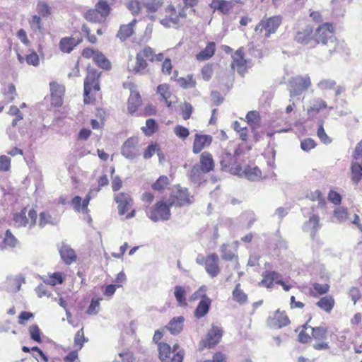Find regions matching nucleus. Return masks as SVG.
I'll list each match as a JSON object with an SVG mask.
<instances>
[{
    "instance_id": "obj_55",
    "label": "nucleus",
    "mask_w": 362,
    "mask_h": 362,
    "mask_svg": "<svg viewBox=\"0 0 362 362\" xmlns=\"http://www.w3.org/2000/svg\"><path fill=\"white\" fill-rule=\"evenodd\" d=\"M180 85L184 88H194L196 82L192 76H187L186 78H180L178 79Z\"/></svg>"
},
{
    "instance_id": "obj_36",
    "label": "nucleus",
    "mask_w": 362,
    "mask_h": 362,
    "mask_svg": "<svg viewBox=\"0 0 362 362\" xmlns=\"http://www.w3.org/2000/svg\"><path fill=\"white\" fill-rule=\"evenodd\" d=\"M274 322L271 324L272 326L276 328H281L289 324V319L284 313H281L277 310L273 318Z\"/></svg>"
},
{
    "instance_id": "obj_29",
    "label": "nucleus",
    "mask_w": 362,
    "mask_h": 362,
    "mask_svg": "<svg viewBox=\"0 0 362 362\" xmlns=\"http://www.w3.org/2000/svg\"><path fill=\"white\" fill-rule=\"evenodd\" d=\"M327 107V103L320 98H313L309 101V107L307 112L309 115H315L321 110Z\"/></svg>"
},
{
    "instance_id": "obj_31",
    "label": "nucleus",
    "mask_w": 362,
    "mask_h": 362,
    "mask_svg": "<svg viewBox=\"0 0 362 362\" xmlns=\"http://www.w3.org/2000/svg\"><path fill=\"white\" fill-rule=\"evenodd\" d=\"M303 328L305 329H310L311 330L312 337L315 340L324 341L327 339V329L324 327H312L310 326H308V324L306 323L303 326Z\"/></svg>"
},
{
    "instance_id": "obj_47",
    "label": "nucleus",
    "mask_w": 362,
    "mask_h": 362,
    "mask_svg": "<svg viewBox=\"0 0 362 362\" xmlns=\"http://www.w3.org/2000/svg\"><path fill=\"white\" fill-rule=\"evenodd\" d=\"M127 8L132 14H138L143 10L142 0H129Z\"/></svg>"
},
{
    "instance_id": "obj_56",
    "label": "nucleus",
    "mask_w": 362,
    "mask_h": 362,
    "mask_svg": "<svg viewBox=\"0 0 362 362\" xmlns=\"http://www.w3.org/2000/svg\"><path fill=\"white\" fill-rule=\"evenodd\" d=\"M157 153L158 157L160 158L161 154L158 152L157 144H150L144 151V158L145 159L151 158L154 153Z\"/></svg>"
},
{
    "instance_id": "obj_6",
    "label": "nucleus",
    "mask_w": 362,
    "mask_h": 362,
    "mask_svg": "<svg viewBox=\"0 0 362 362\" xmlns=\"http://www.w3.org/2000/svg\"><path fill=\"white\" fill-rule=\"evenodd\" d=\"M178 345H174L173 351L169 344L166 343H160L158 345L159 358L162 362H182L183 355L180 352L173 354L177 350Z\"/></svg>"
},
{
    "instance_id": "obj_45",
    "label": "nucleus",
    "mask_w": 362,
    "mask_h": 362,
    "mask_svg": "<svg viewBox=\"0 0 362 362\" xmlns=\"http://www.w3.org/2000/svg\"><path fill=\"white\" fill-rule=\"evenodd\" d=\"M88 339H86L84 337L83 329L81 328L79 329L74 336V347L76 350H81L83 344L86 342Z\"/></svg>"
},
{
    "instance_id": "obj_49",
    "label": "nucleus",
    "mask_w": 362,
    "mask_h": 362,
    "mask_svg": "<svg viewBox=\"0 0 362 362\" xmlns=\"http://www.w3.org/2000/svg\"><path fill=\"white\" fill-rule=\"evenodd\" d=\"M95 9L106 19L110 14V7L104 0H100L95 5Z\"/></svg>"
},
{
    "instance_id": "obj_27",
    "label": "nucleus",
    "mask_w": 362,
    "mask_h": 362,
    "mask_svg": "<svg viewBox=\"0 0 362 362\" xmlns=\"http://www.w3.org/2000/svg\"><path fill=\"white\" fill-rule=\"evenodd\" d=\"M136 23V20L134 19L127 25H122L117 33V37H118L121 41L126 40L133 34V27Z\"/></svg>"
},
{
    "instance_id": "obj_14",
    "label": "nucleus",
    "mask_w": 362,
    "mask_h": 362,
    "mask_svg": "<svg viewBox=\"0 0 362 362\" xmlns=\"http://www.w3.org/2000/svg\"><path fill=\"white\" fill-rule=\"evenodd\" d=\"M115 200L118 204L119 215H124L129 210L132 204V199L129 194L126 193H118L115 196Z\"/></svg>"
},
{
    "instance_id": "obj_61",
    "label": "nucleus",
    "mask_w": 362,
    "mask_h": 362,
    "mask_svg": "<svg viewBox=\"0 0 362 362\" xmlns=\"http://www.w3.org/2000/svg\"><path fill=\"white\" fill-rule=\"evenodd\" d=\"M11 168V158L5 155L0 156V171L6 172Z\"/></svg>"
},
{
    "instance_id": "obj_46",
    "label": "nucleus",
    "mask_w": 362,
    "mask_h": 362,
    "mask_svg": "<svg viewBox=\"0 0 362 362\" xmlns=\"http://www.w3.org/2000/svg\"><path fill=\"white\" fill-rule=\"evenodd\" d=\"M233 299L240 304L247 301V295L240 289V284H238L233 291Z\"/></svg>"
},
{
    "instance_id": "obj_35",
    "label": "nucleus",
    "mask_w": 362,
    "mask_h": 362,
    "mask_svg": "<svg viewBox=\"0 0 362 362\" xmlns=\"http://www.w3.org/2000/svg\"><path fill=\"white\" fill-rule=\"evenodd\" d=\"M216 44L214 42L208 43L204 49L196 55L198 61H205L211 58L215 52Z\"/></svg>"
},
{
    "instance_id": "obj_64",
    "label": "nucleus",
    "mask_w": 362,
    "mask_h": 362,
    "mask_svg": "<svg viewBox=\"0 0 362 362\" xmlns=\"http://www.w3.org/2000/svg\"><path fill=\"white\" fill-rule=\"evenodd\" d=\"M353 157L362 165V140L356 145Z\"/></svg>"
},
{
    "instance_id": "obj_23",
    "label": "nucleus",
    "mask_w": 362,
    "mask_h": 362,
    "mask_svg": "<svg viewBox=\"0 0 362 362\" xmlns=\"http://www.w3.org/2000/svg\"><path fill=\"white\" fill-rule=\"evenodd\" d=\"M209 6L215 11H218L223 14H227L233 8L234 4L232 1L225 0H212Z\"/></svg>"
},
{
    "instance_id": "obj_39",
    "label": "nucleus",
    "mask_w": 362,
    "mask_h": 362,
    "mask_svg": "<svg viewBox=\"0 0 362 362\" xmlns=\"http://www.w3.org/2000/svg\"><path fill=\"white\" fill-rule=\"evenodd\" d=\"M317 305L322 310L329 313L334 305V300L332 296H327L320 298L317 303Z\"/></svg>"
},
{
    "instance_id": "obj_11",
    "label": "nucleus",
    "mask_w": 362,
    "mask_h": 362,
    "mask_svg": "<svg viewBox=\"0 0 362 362\" xmlns=\"http://www.w3.org/2000/svg\"><path fill=\"white\" fill-rule=\"evenodd\" d=\"M223 335L222 329L217 326H213L208 332L206 339L203 341L205 347L211 348L217 344Z\"/></svg>"
},
{
    "instance_id": "obj_33",
    "label": "nucleus",
    "mask_w": 362,
    "mask_h": 362,
    "mask_svg": "<svg viewBox=\"0 0 362 362\" xmlns=\"http://www.w3.org/2000/svg\"><path fill=\"white\" fill-rule=\"evenodd\" d=\"M147 67V62L141 57L140 54H137L136 57V64L134 66H128V69L129 71L133 72L134 74H144L146 68Z\"/></svg>"
},
{
    "instance_id": "obj_19",
    "label": "nucleus",
    "mask_w": 362,
    "mask_h": 362,
    "mask_svg": "<svg viewBox=\"0 0 362 362\" xmlns=\"http://www.w3.org/2000/svg\"><path fill=\"white\" fill-rule=\"evenodd\" d=\"M59 254L66 264H71L76 259L75 251L68 245L62 244L59 247Z\"/></svg>"
},
{
    "instance_id": "obj_10",
    "label": "nucleus",
    "mask_w": 362,
    "mask_h": 362,
    "mask_svg": "<svg viewBox=\"0 0 362 362\" xmlns=\"http://www.w3.org/2000/svg\"><path fill=\"white\" fill-rule=\"evenodd\" d=\"M166 12L169 13V16L160 20V23L166 28L177 25L179 23L180 17L185 18L187 15L184 8L179 11V15H177L176 10L172 5L168 6L166 8Z\"/></svg>"
},
{
    "instance_id": "obj_42",
    "label": "nucleus",
    "mask_w": 362,
    "mask_h": 362,
    "mask_svg": "<svg viewBox=\"0 0 362 362\" xmlns=\"http://www.w3.org/2000/svg\"><path fill=\"white\" fill-rule=\"evenodd\" d=\"M161 5V0H142L143 9L146 8L148 13L156 12Z\"/></svg>"
},
{
    "instance_id": "obj_1",
    "label": "nucleus",
    "mask_w": 362,
    "mask_h": 362,
    "mask_svg": "<svg viewBox=\"0 0 362 362\" xmlns=\"http://www.w3.org/2000/svg\"><path fill=\"white\" fill-rule=\"evenodd\" d=\"M314 40L317 43L326 45L329 52L337 50L338 43L333 33V27L328 23L320 25L313 34Z\"/></svg>"
},
{
    "instance_id": "obj_3",
    "label": "nucleus",
    "mask_w": 362,
    "mask_h": 362,
    "mask_svg": "<svg viewBox=\"0 0 362 362\" xmlns=\"http://www.w3.org/2000/svg\"><path fill=\"white\" fill-rule=\"evenodd\" d=\"M169 202L170 205L184 206L192 204L194 199L187 188L178 185L173 189Z\"/></svg>"
},
{
    "instance_id": "obj_17",
    "label": "nucleus",
    "mask_w": 362,
    "mask_h": 362,
    "mask_svg": "<svg viewBox=\"0 0 362 362\" xmlns=\"http://www.w3.org/2000/svg\"><path fill=\"white\" fill-rule=\"evenodd\" d=\"M93 192V189H91L86 196L85 199L83 200L81 204V197L79 196H76L71 201V204L76 211L80 212L81 211L83 214H86L88 211V206L90 200L91 199V194Z\"/></svg>"
},
{
    "instance_id": "obj_59",
    "label": "nucleus",
    "mask_w": 362,
    "mask_h": 362,
    "mask_svg": "<svg viewBox=\"0 0 362 362\" xmlns=\"http://www.w3.org/2000/svg\"><path fill=\"white\" fill-rule=\"evenodd\" d=\"M310 198L313 201H317V207L323 208L326 204L325 199L322 197V194L320 190H315L311 193Z\"/></svg>"
},
{
    "instance_id": "obj_9",
    "label": "nucleus",
    "mask_w": 362,
    "mask_h": 362,
    "mask_svg": "<svg viewBox=\"0 0 362 362\" xmlns=\"http://www.w3.org/2000/svg\"><path fill=\"white\" fill-rule=\"evenodd\" d=\"M138 139L134 137L129 138L122 145V155L129 160H134L140 155Z\"/></svg>"
},
{
    "instance_id": "obj_12",
    "label": "nucleus",
    "mask_w": 362,
    "mask_h": 362,
    "mask_svg": "<svg viewBox=\"0 0 362 362\" xmlns=\"http://www.w3.org/2000/svg\"><path fill=\"white\" fill-rule=\"evenodd\" d=\"M204 265L206 272L211 277H216L220 273L218 257L217 255L211 254L208 255L206 257Z\"/></svg>"
},
{
    "instance_id": "obj_24",
    "label": "nucleus",
    "mask_w": 362,
    "mask_h": 362,
    "mask_svg": "<svg viewBox=\"0 0 362 362\" xmlns=\"http://www.w3.org/2000/svg\"><path fill=\"white\" fill-rule=\"evenodd\" d=\"M99 75L96 73V71H92L88 70L87 76L84 80V103H87L86 97L89 95L91 88L90 85L98 81Z\"/></svg>"
},
{
    "instance_id": "obj_32",
    "label": "nucleus",
    "mask_w": 362,
    "mask_h": 362,
    "mask_svg": "<svg viewBox=\"0 0 362 362\" xmlns=\"http://www.w3.org/2000/svg\"><path fill=\"white\" fill-rule=\"evenodd\" d=\"M59 221V218L57 216H52L48 212L43 211L40 214L38 224L40 228H44L47 225H57Z\"/></svg>"
},
{
    "instance_id": "obj_60",
    "label": "nucleus",
    "mask_w": 362,
    "mask_h": 362,
    "mask_svg": "<svg viewBox=\"0 0 362 362\" xmlns=\"http://www.w3.org/2000/svg\"><path fill=\"white\" fill-rule=\"evenodd\" d=\"M317 134L318 138L324 144H329L331 142V139H329V137L327 135V134L325 132L322 122H320L318 125V129L317 132Z\"/></svg>"
},
{
    "instance_id": "obj_51",
    "label": "nucleus",
    "mask_w": 362,
    "mask_h": 362,
    "mask_svg": "<svg viewBox=\"0 0 362 362\" xmlns=\"http://www.w3.org/2000/svg\"><path fill=\"white\" fill-rule=\"evenodd\" d=\"M37 11L42 17H47L51 13V7L46 2L40 1L37 3Z\"/></svg>"
},
{
    "instance_id": "obj_48",
    "label": "nucleus",
    "mask_w": 362,
    "mask_h": 362,
    "mask_svg": "<svg viewBox=\"0 0 362 362\" xmlns=\"http://www.w3.org/2000/svg\"><path fill=\"white\" fill-rule=\"evenodd\" d=\"M207 287L203 285L199 288L195 292H194L189 297V301H194L198 299L203 300L205 298H209L206 295Z\"/></svg>"
},
{
    "instance_id": "obj_62",
    "label": "nucleus",
    "mask_w": 362,
    "mask_h": 362,
    "mask_svg": "<svg viewBox=\"0 0 362 362\" xmlns=\"http://www.w3.org/2000/svg\"><path fill=\"white\" fill-rule=\"evenodd\" d=\"M29 333L33 340L41 342L40 331L37 325H33L29 327Z\"/></svg>"
},
{
    "instance_id": "obj_13",
    "label": "nucleus",
    "mask_w": 362,
    "mask_h": 362,
    "mask_svg": "<svg viewBox=\"0 0 362 362\" xmlns=\"http://www.w3.org/2000/svg\"><path fill=\"white\" fill-rule=\"evenodd\" d=\"M51 91V103L55 107H59L62 104V96L64 93L63 86L57 82H51L49 83Z\"/></svg>"
},
{
    "instance_id": "obj_34",
    "label": "nucleus",
    "mask_w": 362,
    "mask_h": 362,
    "mask_svg": "<svg viewBox=\"0 0 362 362\" xmlns=\"http://www.w3.org/2000/svg\"><path fill=\"white\" fill-rule=\"evenodd\" d=\"M362 178V165L359 162L355 160L351 164V179L352 182L357 185Z\"/></svg>"
},
{
    "instance_id": "obj_7",
    "label": "nucleus",
    "mask_w": 362,
    "mask_h": 362,
    "mask_svg": "<svg viewBox=\"0 0 362 362\" xmlns=\"http://www.w3.org/2000/svg\"><path fill=\"white\" fill-rule=\"evenodd\" d=\"M281 23V18L274 16L269 18L263 19L255 27V31L262 33L265 31L264 35L269 37L271 34L274 33Z\"/></svg>"
},
{
    "instance_id": "obj_52",
    "label": "nucleus",
    "mask_w": 362,
    "mask_h": 362,
    "mask_svg": "<svg viewBox=\"0 0 362 362\" xmlns=\"http://www.w3.org/2000/svg\"><path fill=\"white\" fill-rule=\"evenodd\" d=\"M205 173H203L201 167L199 164H196L193 166L190 172V176L192 180L195 182H199L202 179V175Z\"/></svg>"
},
{
    "instance_id": "obj_57",
    "label": "nucleus",
    "mask_w": 362,
    "mask_h": 362,
    "mask_svg": "<svg viewBox=\"0 0 362 362\" xmlns=\"http://www.w3.org/2000/svg\"><path fill=\"white\" fill-rule=\"evenodd\" d=\"M25 62L28 65L38 66L40 65V58L35 52H32L25 57Z\"/></svg>"
},
{
    "instance_id": "obj_37",
    "label": "nucleus",
    "mask_w": 362,
    "mask_h": 362,
    "mask_svg": "<svg viewBox=\"0 0 362 362\" xmlns=\"http://www.w3.org/2000/svg\"><path fill=\"white\" fill-rule=\"evenodd\" d=\"M280 274L276 272H269L267 271L262 274V280L261 281V284L267 287H271L273 284V282L275 281L276 282L277 280L280 278Z\"/></svg>"
},
{
    "instance_id": "obj_63",
    "label": "nucleus",
    "mask_w": 362,
    "mask_h": 362,
    "mask_svg": "<svg viewBox=\"0 0 362 362\" xmlns=\"http://www.w3.org/2000/svg\"><path fill=\"white\" fill-rule=\"evenodd\" d=\"M174 132L177 137L182 139H186L189 134V129L181 125H177L174 129Z\"/></svg>"
},
{
    "instance_id": "obj_26",
    "label": "nucleus",
    "mask_w": 362,
    "mask_h": 362,
    "mask_svg": "<svg viewBox=\"0 0 362 362\" xmlns=\"http://www.w3.org/2000/svg\"><path fill=\"white\" fill-rule=\"evenodd\" d=\"M81 41L75 37H63L59 42V49L63 52L70 53Z\"/></svg>"
},
{
    "instance_id": "obj_16",
    "label": "nucleus",
    "mask_w": 362,
    "mask_h": 362,
    "mask_svg": "<svg viewBox=\"0 0 362 362\" xmlns=\"http://www.w3.org/2000/svg\"><path fill=\"white\" fill-rule=\"evenodd\" d=\"M212 142L210 135H201L197 134L194 140L192 151L194 153H199L205 147H208Z\"/></svg>"
},
{
    "instance_id": "obj_41",
    "label": "nucleus",
    "mask_w": 362,
    "mask_h": 362,
    "mask_svg": "<svg viewBox=\"0 0 362 362\" xmlns=\"http://www.w3.org/2000/svg\"><path fill=\"white\" fill-rule=\"evenodd\" d=\"M187 291L185 288L181 286L175 287L174 295L179 306H186L187 305L186 300Z\"/></svg>"
},
{
    "instance_id": "obj_44",
    "label": "nucleus",
    "mask_w": 362,
    "mask_h": 362,
    "mask_svg": "<svg viewBox=\"0 0 362 362\" xmlns=\"http://www.w3.org/2000/svg\"><path fill=\"white\" fill-rule=\"evenodd\" d=\"M157 92L160 95L162 98L165 100L167 106L170 107L171 105V101H169L168 99L170 98L171 93L169 90L168 85L164 83V84H161V85L158 86L157 88Z\"/></svg>"
},
{
    "instance_id": "obj_40",
    "label": "nucleus",
    "mask_w": 362,
    "mask_h": 362,
    "mask_svg": "<svg viewBox=\"0 0 362 362\" xmlns=\"http://www.w3.org/2000/svg\"><path fill=\"white\" fill-rule=\"evenodd\" d=\"M85 18L91 23H102L105 18L95 9H90L85 13Z\"/></svg>"
},
{
    "instance_id": "obj_54",
    "label": "nucleus",
    "mask_w": 362,
    "mask_h": 362,
    "mask_svg": "<svg viewBox=\"0 0 362 362\" xmlns=\"http://www.w3.org/2000/svg\"><path fill=\"white\" fill-rule=\"evenodd\" d=\"M336 82L332 79H323L317 83V87L323 91L334 88Z\"/></svg>"
},
{
    "instance_id": "obj_28",
    "label": "nucleus",
    "mask_w": 362,
    "mask_h": 362,
    "mask_svg": "<svg viewBox=\"0 0 362 362\" xmlns=\"http://www.w3.org/2000/svg\"><path fill=\"white\" fill-rule=\"evenodd\" d=\"M185 321V318L182 316L174 317L170 320L168 325L166 326V328L170 332L173 334H177L183 329V323Z\"/></svg>"
},
{
    "instance_id": "obj_18",
    "label": "nucleus",
    "mask_w": 362,
    "mask_h": 362,
    "mask_svg": "<svg viewBox=\"0 0 362 362\" xmlns=\"http://www.w3.org/2000/svg\"><path fill=\"white\" fill-rule=\"evenodd\" d=\"M211 302L209 298H205L203 300H200L194 311V316L197 319H200L206 316L209 312Z\"/></svg>"
},
{
    "instance_id": "obj_21",
    "label": "nucleus",
    "mask_w": 362,
    "mask_h": 362,
    "mask_svg": "<svg viewBox=\"0 0 362 362\" xmlns=\"http://www.w3.org/2000/svg\"><path fill=\"white\" fill-rule=\"evenodd\" d=\"M240 177H244L250 181H258L262 177V172L257 167L246 166L243 170L240 175H237Z\"/></svg>"
},
{
    "instance_id": "obj_38",
    "label": "nucleus",
    "mask_w": 362,
    "mask_h": 362,
    "mask_svg": "<svg viewBox=\"0 0 362 362\" xmlns=\"http://www.w3.org/2000/svg\"><path fill=\"white\" fill-rule=\"evenodd\" d=\"M18 244V240L12 234L10 230H7L5 233V237L3 240V243L0 245L1 250H4L7 247H14Z\"/></svg>"
},
{
    "instance_id": "obj_2",
    "label": "nucleus",
    "mask_w": 362,
    "mask_h": 362,
    "mask_svg": "<svg viewBox=\"0 0 362 362\" xmlns=\"http://www.w3.org/2000/svg\"><path fill=\"white\" fill-rule=\"evenodd\" d=\"M243 151L240 148H236L233 154L230 150L226 149L220 157V163L223 169L230 173L233 175H240L242 173V167L240 165H235L237 157L241 155Z\"/></svg>"
},
{
    "instance_id": "obj_25",
    "label": "nucleus",
    "mask_w": 362,
    "mask_h": 362,
    "mask_svg": "<svg viewBox=\"0 0 362 362\" xmlns=\"http://www.w3.org/2000/svg\"><path fill=\"white\" fill-rule=\"evenodd\" d=\"M313 39H314L313 28L310 25H307L303 30L298 31L295 37L296 42L305 45Z\"/></svg>"
},
{
    "instance_id": "obj_53",
    "label": "nucleus",
    "mask_w": 362,
    "mask_h": 362,
    "mask_svg": "<svg viewBox=\"0 0 362 362\" xmlns=\"http://www.w3.org/2000/svg\"><path fill=\"white\" fill-rule=\"evenodd\" d=\"M169 185V180L166 176H160L155 183L152 185L154 190L160 191Z\"/></svg>"
},
{
    "instance_id": "obj_20",
    "label": "nucleus",
    "mask_w": 362,
    "mask_h": 362,
    "mask_svg": "<svg viewBox=\"0 0 362 362\" xmlns=\"http://www.w3.org/2000/svg\"><path fill=\"white\" fill-rule=\"evenodd\" d=\"M203 173H209L214 168V161L212 158V155L204 151L200 155L199 164Z\"/></svg>"
},
{
    "instance_id": "obj_58",
    "label": "nucleus",
    "mask_w": 362,
    "mask_h": 362,
    "mask_svg": "<svg viewBox=\"0 0 362 362\" xmlns=\"http://www.w3.org/2000/svg\"><path fill=\"white\" fill-rule=\"evenodd\" d=\"M247 122L251 126L258 125L259 122V113L256 111H250L246 115Z\"/></svg>"
},
{
    "instance_id": "obj_30",
    "label": "nucleus",
    "mask_w": 362,
    "mask_h": 362,
    "mask_svg": "<svg viewBox=\"0 0 362 362\" xmlns=\"http://www.w3.org/2000/svg\"><path fill=\"white\" fill-rule=\"evenodd\" d=\"M141 104L140 94L136 90H132L128 99V111L130 114L135 112L138 107Z\"/></svg>"
},
{
    "instance_id": "obj_4",
    "label": "nucleus",
    "mask_w": 362,
    "mask_h": 362,
    "mask_svg": "<svg viewBox=\"0 0 362 362\" xmlns=\"http://www.w3.org/2000/svg\"><path fill=\"white\" fill-rule=\"evenodd\" d=\"M311 86L308 76H297L289 80L288 87L291 98L299 97Z\"/></svg>"
},
{
    "instance_id": "obj_8",
    "label": "nucleus",
    "mask_w": 362,
    "mask_h": 362,
    "mask_svg": "<svg viewBox=\"0 0 362 362\" xmlns=\"http://www.w3.org/2000/svg\"><path fill=\"white\" fill-rule=\"evenodd\" d=\"M29 219L26 216V209L24 208L21 212L17 213L13 216L15 224L18 227H25L28 226L30 228L36 224L37 213L34 209L28 211Z\"/></svg>"
},
{
    "instance_id": "obj_15",
    "label": "nucleus",
    "mask_w": 362,
    "mask_h": 362,
    "mask_svg": "<svg viewBox=\"0 0 362 362\" xmlns=\"http://www.w3.org/2000/svg\"><path fill=\"white\" fill-rule=\"evenodd\" d=\"M233 63L231 66L233 69H236L237 71L243 75L246 71V60L243 57V49L239 48L232 56Z\"/></svg>"
},
{
    "instance_id": "obj_43",
    "label": "nucleus",
    "mask_w": 362,
    "mask_h": 362,
    "mask_svg": "<svg viewBox=\"0 0 362 362\" xmlns=\"http://www.w3.org/2000/svg\"><path fill=\"white\" fill-rule=\"evenodd\" d=\"M93 61L102 69H108L110 68V62L105 56L99 51L95 54Z\"/></svg>"
},
{
    "instance_id": "obj_50",
    "label": "nucleus",
    "mask_w": 362,
    "mask_h": 362,
    "mask_svg": "<svg viewBox=\"0 0 362 362\" xmlns=\"http://www.w3.org/2000/svg\"><path fill=\"white\" fill-rule=\"evenodd\" d=\"M157 128L156 122L153 119H148L146 122V127H142V130L146 136L153 134Z\"/></svg>"
},
{
    "instance_id": "obj_5",
    "label": "nucleus",
    "mask_w": 362,
    "mask_h": 362,
    "mask_svg": "<svg viewBox=\"0 0 362 362\" xmlns=\"http://www.w3.org/2000/svg\"><path fill=\"white\" fill-rule=\"evenodd\" d=\"M170 202H164L163 201L158 202L151 209L148 218L154 222L159 221H167L170 218Z\"/></svg>"
},
{
    "instance_id": "obj_22",
    "label": "nucleus",
    "mask_w": 362,
    "mask_h": 362,
    "mask_svg": "<svg viewBox=\"0 0 362 362\" xmlns=\"http://www.w3.org/2000/svg\"><path fill=\"white\" fill-rule=\"evenodd\" d=\"M321 227L320 224V218L317 215L313 214L310 216L309 220L303 225V230L309 232L311 238H314L315 233Z\"/></svg>"
}]
</instances>
